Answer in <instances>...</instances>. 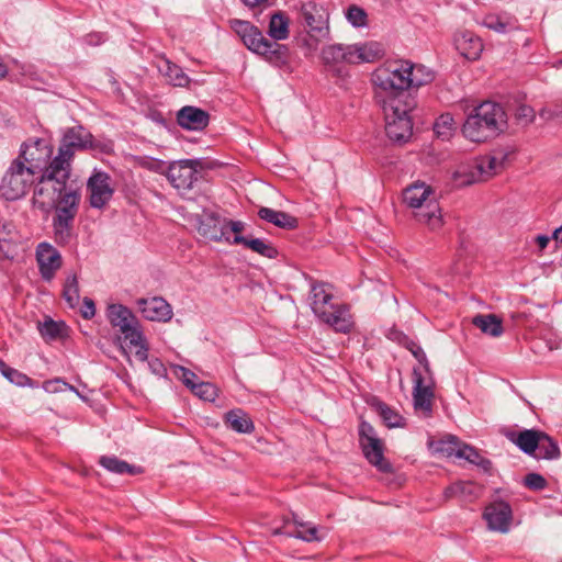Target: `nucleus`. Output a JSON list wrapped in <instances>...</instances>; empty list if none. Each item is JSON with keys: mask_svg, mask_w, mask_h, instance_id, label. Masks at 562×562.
Segmentation results:
<instances>
[{"mask_svg": "<svg viewBox=\"0 0 562 562\" xmlns=\"http://www.w3.org/2000/svg\"><path fill=\"white\" fill-rule=\"evenodd\" d=\"M90 142L91 145L87 146V150L99 151L102 154H110L113 151V143L111 140H100L91 134Z\"/></svg>", "mask_w": 562, "mask_h": 562, "instance_id": "864d4df0", "label": "nucleus"}, {"mask_svg": "<svg viewBox=\"0 0 562 562\" xmlns=\"http://www.w3.org/2000/svg\"><path fill=\"white\" fill-rule=\"evenodd\" d=\"M482 25L502 34L519 29L518 19L506 12L485 15Z\"/></svg>", "mask_w": 562, "mask_h": 562, "instance_id": "cd10ccee", "label": "nucleus"}, {"mask_svg": "<svg viewBox=\"0 0 562 562\" xmlns=\"http://www.w3.org/2000/svg\"><path fill=\"white\" fill-rule=\"evenodd\" d=\"M91 133L82 125L67 127L61 135L58 150L63 155L75 158L77 151H86L91 145Z\"/></svg>", "mask_w": 562, "mask_h": 562, "instance_id": "f3484780", "label": "nucleus"}, {"mask_svg": "<svg viewBox=\"0 0 562 562\" xmlns=\"http://www.w3.org/2000/svg\"><path fill=\"white\" fill-rule=\"evenodd\" d=\"M63 297L69 305L75 307L79 303V282L76 273L68 274L63 289Z\"/></svg>", "mask_w": 562, "mask_h": 562, "instance_id": "ea45409f", "label": "nucleus"}, {"mask_svg": "<svg viewBox=\"0 0 562 562\" xmlns=\"http://www.w3.org/2000/svg\"><path fill=\"white\" fill-rule=\"evenodd\" d=\"M549 240H550V238L546 235H538L536 237V243H537L538 247L540 248V250L544 249L548 246Z\"/></svg>", "mask_w": 562, "mask_h": 562, "instance_id": "774afa93", "label": "nucleus"}, {"mask_svg": "<svg viewBox=\"0 0 562 562\" xmlns=\"http://www.w3.org/2000/svg\"><path fill=\"white\" fill-rule=\"evenodd\" d=\"M381 56L380 47L374 43L361 45L334 44L322 49V59L325 65L335 66L340 63L361 64L372 63Z\"/></svg>", "mask_w": 562, "mask_h": 562, "instance_id": "0eeeda50", "label": "nucleus"}, {"mask_svg": "<svg viewBox=\"0 0 562 562\" xmlns=\"http://www.w3.org/2000/svg\"><path fill=\"white\" fill-rule=\"evenodd\" d=\"M310 305L315 316L339 333H349L353 326L346 305L335 303L330 286L324 282L312 283Z\"/></svg>", "mask_w": 562, "mask_h": 562, "instance_id": "7ed1b4c3", "label": "nucleus"}, {"mask_svg": "<svg viewBox=\"0 0 562 562\" xmlns=\"http://www.w3.org/2000/svg\"><path fill=\"white\" fill-rule=\"evenodd\" d=\"M456 49L467 59L476 60L483 52V42L473 32L464 30L456 33L454 38Z\"/></svg>", "mask_w": 562, "mask_h": 562, "instance_id": "5701e85b", "label": "nucleus"}, {"mask_svg": "<svg viewBox=\"0 0 562 562\" xmlns=\"http://www.w3.org/2000/svg\"><path fill=\"white\" fill-rule=\"evenodd\" d=\"M38 182L35 184L33 193V205L43 212H49L55 209L60 194L66 186L63 182L52 180L44 176H37Z\"/></svg>", "mask_w": 562, "mask_h": 562, "instance_id": "ddd939ff", "label": "nucleus"}, {"mask_svg": "<svg viewBox=\"0 0 562 562\" xmlns=\"http://www.w3.org/2000/svg\"><path fill=\"white\" fill-rule=\"evenodd\" d=\"M36 262L40 274L45 282H50L63 266L60 252L48 243H40L36 247Z\"/></svg>", "mask_w": 562, "mask_h": 562, "instance_id": "a211bd4d", "label": "nucleus"}, {"mask_svg": "<svg viewBox=\"0 0 562 562\" xmlns=\"http://www.w3.org/2000/svg\"><path fill=\"white\" fill-rule=\"evenodd\" d=\"M99 463L110 472L115 474H130L135 475L142 472L139 468L119 459L115 456H103L100 458Z\"/></svg>", "mask_w": 562, "mask_h": 562, "instance_id": "c9c22d12", "label": "nucleus"}, {"mask_svg": "<svg viewBox=\"0 0 562 562\" xmlns=\"http://www.w3.org/2000/svg\"><path fill=\"white\" fill-rule=\"evenodd\" d=\"M373 406L375 407V411L378 412L379 416L382 418L383 423L389 428L394 427H403L405 425L404 417L394 408L389 406L387 404L376 401Z\"/></svg>", "mask_w": 562, "mask_h": 562, "instance_id": "e433bc0d", "label": "nucleus"}, {"mask_svg": "<svg viewBox=\"0 0 562 562\" xmlns=\"http://www.w3.org/2000/svg\"><path fill=\"white\" fill-rule=\"evenodd\" d=\"M67 386H69V385L61 379H54V380L46 381L44 383V389L47 392H58V391L64 390V387H67Z\"/></svg>", "mask_w": 562, "mask_h": 562, "instance_id": "052dcab7", "label": "nucleus"}, {"mask_svg": "<svg viewBox=\"0 0 562 562\" xmlns=\"http://www.w3.org/2000/svg\"><path fill=\"white\" fill-rule=\"evenodd\" d=\"M405 204L413 209L417 223L430 231H438L443 225L441 209L432 188L425 182H415L403 192Z\"/></svg>", "mask_w": 562, "mask_h": 562, "instance_id": "20e7f679", "label": "nucleus"}, {"mask_svg": "<svg viewBox=\"0 0 562 562\" xmlns=\"http://www.w3.org/2000/svg\"><path fill=\"white\" fill-rule=\"evenodd\" d=\"M198 160L186 159L170 164L167 170V179L178 191H188L196 182L200 172Z\"/></svg>", "mask_w": 562, "mask_h": 562, "instance_id": "2eb2a0df", "label": "nucleus"}, {"mask_svg": "<svg viewBox=\"0 0 562 562\" xmlns=\"http://www.w3.org/2000/svg\"><path fill=\"white\" fill-rule=\"evenodd\" d=\"M525 486L532 491H542L547 486L546 479L538 473H528L524 479Z\"/></svg>", "mask_w": 562, "mask_h": 562, "instance_id": "3c124183", "label": "nucleus"}, {"mask_svg": "<svg viewBox=\"0 0 562 562\" xmlns=\"http://www.w3.org/2000/svg\"><path fill=\"white\" fill-rule=\"evenodd\" d=\"M137 306L142 315L154 322H168L172 317L170 304L160 296L137 300Z\"/></svg>", "mask_w": 562, "mask_h": 562, "instance_id": "412c9836", "label": "nucleus"}, {"mask_svg": "<svg viewBox=\"0 0 562 562\" xmlns=\"http://www.w3.org/2000/svg\"><path fill=\"white\" fill-rule=\"evenodd\" d=\"M87 190L90 193V205L94 209L105 206L114 193L111 177L104 171H94L90 176L87 181Z\"/></svg>", "mask_w": 562, "mask_h": 562, "instance_id": "dca6fc26", "label": "nucleus"}, {"mask_svg": "<svg viewBox=\"0 0 562 562\" xmlns=\"http://www.w3.org/2000/svg\"><path fill=\"white\" fill-rule=\"evenodd\" d=\"M53 155V146L45 139L35 138L23 143L18 158H20L27 168L38 175L48 164Z\"/></svg>", "mask_w": 562, "mask_h": 562, "instance_id": "f8f14e48", "label": "nucleus"}, {"mask_svg": "<svg viewBox=\"0 0 562 562\" xmlns=\"http://www.w3.org/2000/svg\"><path fill=\"white\" fill-rule=\"evenodd\" d=\"M56 215L53 218L55 223L74 224V220L78 213L76 210H68L66 207H55Z\"/></svg>", "mask_w": 562, "mask_h": 562, "instance_id": "603ef678", "label": "nucleus"}, {"mask_svg": "<svg viewBox=\"0 0 562 562\" xmlns=\"http://www.w3.org/2000/svg\"><path fill=\"white\" fill-rule=\"evenodd\" d=\"M539 446L535 452V458L538 459H557L560 456V449L558 443L546 432L541 431Z\"/></svg>", "mask_w": 562, "mask_h": 562, "instance_id": "4c0bfd02", "label": "nucleus"}, {"mask_svg": "<svg viewBox=\"0 0 562 562\" xmlns=\"http://www.w3.org/2000/svg\"><path fill=\"white\" fill-rule=\"evenodd\" d=\"M83 41L87 45L97 46L104 43L106 41V36L103 33L94 32L86 35Z\"/></svg>", "mask_w": 562, "mask_h": 562, "instance_id": "bf43d9fd", "label": "nucleus"}, {"mask_svg": "<svg viewBox=\"0 0 562 562\" xmlns=\"http://www.w3.org/2000/svg\"><path fill=\"white\" fill-rule=\"evenodd\" d=\"M408 61H398L385 67L378 68L372 75V81L375 86V99L380 104L392 101L393 99L406 102L408 99H415L408 92L409 80L407 79Z\"/></svg>", "mask_w": 562, "mask_h": 562, "instance_id": "39448f33", "label": "nucleus"}, {"mask_svg": "<svg viewBox=\"0 0 562 562\" xmlns=\"http://www.w3.org/2000/svg\"><path fill=\"white\" fill-rule=\"evenodd\" d=\"M506 127L507 114L503 105L483 101L468 113L462 125V134L471 142L483 143L494 138Z\"/></svg>", "mask_w": 562, "mask_h": 562, "instance_id": "f257e3e1", "label": "nucleus"}, {"mask_svg": "<svg viewBox=\"0 0 562 562\" xmlns=\"http://www.w3.org/2000/svg\"><path fill=\"white\" fill-rule=\"evenodd\" d=\"M135 347L137 348V350L135 352L136 357L140 361H146L147 358H148V347L144 342V338L142 339V342L139 345L135 346Z\"/></svg>", "mask_w": 562, "mask_h": 562, "instance_id": "69168bd1", "label": "nucleus"}, {"mask_svg": "<svg viewBox=\"0 0 562 562\" xmlns=\"http://www.w3.org/2000/svg\"><path fill=\"white\" fill-rule=\"evenodd\" d=\"M63 325L54 322L53 319H47L43 324H40V333L43 337L55 339L60 336Z\"/></svg>", "mask_w": 562, "mask_h": 562, "instance_id": "de8ad7c7", "label": "nucleus"}, {"mask_svg": "<svg viewBox=\"0 0 562 562\" xmlns=\"http://www.w3.org/2000/svg\"><path fill=\"white\" fill-rule=\"evenodd\" d=\"M258 216L280 228L293 229L297 227V220L283 211H277L270 207H260Z\"/></svg>", "mask_w": 562, "mask_h": 562, "instance_id": "c85d7f7f", "label": "nucleus"}, {"mask_svg": "<svg viewBox=\"0 0 562 562\" xmlns=\"http://www.w3.org/2000/svg\"><path fill=\"white\" fill-rule=\"evenodd\" d=\"M226 223H227V235L228 236H229L231 232L234 233L236 236V235H239V233L244 231L245 224L241 221H232V220L226 218Z\"/></svg>", "mask_w": 562, "mask_h": 562, "instance_id": "0e129e2a", "label": "nucleus"}, {"mask_svg": "<svg viewBox=\"0 0 562 562\" xmlns=\"http://www.w3.org/2000/svg\"><path fill=\"white\" fill-rule=\"evenodd\" d=\"M414 389L413 401L414 408L420 412L425 417H429L432 412L434 391L431 385L425 384L422 374L414 369Z\"/></svg>", "mask_w": 562, "mask_h": 562, "instance_id": "4be33fe9", "label": "nucleus"}, {"mask_svg": "<svg viewBox=\"0 0 562 562\" xmlns=\"http://www.w3.org/2000/svg\"><path fill=\"white\" fill-rule=\"evenodd\" d=\"M507 153L494 150L491 154L479 157L471 166L470 178L464 183L470 184L476 181H484L497 175L504 168Z\"/></svg>", "mask_w": 562, "mask_h": 562, "instance_id": "4468645a", "label": "nucleus"}, {"mask_svg": "<svg viewBox=\"0 0 562 562\" xmlns=\"http://www.w3.org/2000/svg\"><path fill=\"white\" fill-rule=\"evenodd\" d=\"M294 524L297 527L303 528V530L286 532L288 537L297 538V539H301L306 542L321 540V538L318 537V529L315 526H313L311 524H305V522L299 521L297 519H294Z\"/></svg>", "mask_w": 562, "mask_h": 562, "instance_id": "37998d69", "label": "nucleus"}, {"mask_svg": "<svg viewBox=\"0 0 562 562\" xmlns=\"http://www.w3.org/2000/svg\"><path fill=\"white\" fill-rule=\"evenodd\" d=\"M516 115L518 119L524 120L525 122H531L535 117L533 110L528 105H520L517 109Z\"/></svg>", "mask_w": 562, "mask_h": 562, "instance_id": "680f3d73", "label": "nucleus"}, {"mask_svg": "<svg viewBox=\"0 0 562 562\" xmlns=\"http://www.w3.org/2000/svg\"><path fill=\"white\" fill-rule=\"evenodd\" d=\"M151 372L158 376H164L167 372L164 363L159 359H151L148 361Z\"/></svg>", "mask_w": 562, "mask_h": 562, "instance_id": "e2e57ef3", "label": "nucleus"}, {"mask_svg": "<svg viewBox=\"0 0 562 562\" xmlns=\"http://www.w3.org/2000/svg\"><path fill=\"white\" fill-rule=\"evenodd\" d=\"M232 29L241 38L245 46L261 56L273 67L283 68L290 64V49L279 41L267 38L262 32L248 21L233 20Z\"/></svg>", "mask_w": 562, "mask_h": 562, "instance_id": "f03ea898", "label": "nucleus"}, {"mask_svg": "<svg viewBox=\"0 0 562 562\" xmlns=\"http://www.w3.org/2000/svg\"><path fill=\"white\" fill-rule=\"evenodd\" d=\"M407 79L409 80V88L424 86L434 79V74L423 65H414L408 61Z\"/></svg>", "mask_w": 562, "mask_h": 562, "instance_id": "58836bf2", "label": "nucleus"}, {"mask_svg": "<svg viewBox=\"0 0 562 562\" xmlns=\"http://www.w3.org/2000/svg\"><path fill=\"white\" fill-rule=\"evenodd\" d=\"M179 372H180L179 376L182 380L183 384L187 387H189L190 390H192V385L196 384V382H195V380H198L196 374L184 367H179Z\"/></svg>", "mask_w": 562, "mask_h": 562, "instance_id": "4d7b16f0", "label": "nucleus"}, {"mask_svg": "<svg viewBox=\"0 0 562 562\" xmlns=\"http://www.w3.org/2000/svg\"><path fill=\"white\" fill-rule=\"evenodd\" d=\"M475 465L479 467L484 473H491L493 469L492 461L485 457H482Z\"/></svg>", "mask_w": 562, "mask_h": 562, "instance_id": "338daca9", "label": "nucleus"}, {"mask_svg": "<svg viewBox=\"0 0 562 562\" xmlns=\"http://www.w3.org/2000/svg\"><path fill=\"white\" fill-rule=\"evenodd\" d=\"M81 316L85 319H91L95 315V305L93 300L85 297L82 301Z\"/></svg>", "mask_w": 562, "mask_h": 562, "instance_id": "13d9d810", "label": "nucleus"}, {"mask_svg": "<svg viewBox=\"0 0 562 562\" xmlns=\"http://www.w3.org/2000/svg\"><path fill=\"white\" fill-rule=\"evenodd\" d=\"M55 239L58 244H67L71 237L72 224H63L53 222Z\"/></svg>", "mask_w": 562, "mask_h": 562, "instance_id": "8fccbe9b", "label": "nucleus"}, {"mask_svg": "<svg viewBox=\"0 0 562 562\" xmlns=\"http://www.w3.org/2000/svg\"><path fill=\"white\" fill-rule=\"evenodd\" d=\"M80 202V194L76 190H67L60 194L56 207H66L68 210L78 211Z\"/></svg>", "mask_w": 562, "mask_h": 562, "instance_id": "a18cd8bd", "label": "nucleus"}, {"mask_svg": "<svg viewBox=\"0 0 562 562\" xmlns=\"http://www.w3.org/2000/svg\"><path fill=\"white\" fill-rule=\"evenodd\" d=\"M483 492V487L471 481H460L449 485L445 490L446 498L459 497L464 502L477 499Z\"/></svg>", "mask_w": 562, "mask_h": 562, "instance_id": "bb28decb", "label": "nucleus"}, {"mask_svg": "<svg viewBox=\"0 0 562 562\" xmlns=\"http://www.w3.org/2000/svg\"><path fill=\"white\" fill-rule=\"evenodd\" d=\"M541 430L525 429L518 434H512L509 439L525 453L533 456L539 446Z\"/></svg>", "mask_w": 562, "mask_h": 562, "instance_id": "7c9ffc66", "label": "nucleus"}, {"mask_svg": "<svg viewBox=\"0 0 562 562\" xmlns=\"http://www.w3.org/2000/svg\"><path fill=\"white\" fill-rule=\"evenodd\" d=\"M407 349L413 353V356L418 360V362L424 364L425 369L428 370V361L423 348L418 344L409 341L407 344Z\"/></svg>", "mask_w": 562, "mask_h": 562, "instance_id": "6e6d98bb", "label": "nucleus"}, {"mask_svg": "<svg viewBox=\"0 0 562 562\" xmlns=\"http://www.w3.org/2000/svg\"><path fill=\"white\" fill-rule=\"evenodd\" d=\"M36 179L37 175L27 168L20 158H15L2 177L0 195L7 201L21 199L29 192Z\"/></svg>", "mask_w": 562, "mask_h": 562, "instance_id": "6e6552de", "label": "nucleus"}, {"mask_svg": "<svg viewBox=\"0 0 562 562\" xmlns=\"http://www.w3.org/2000/svg\"><path fill=\"white\" fill-rule=\"evenodd\" d=\"M346 19L355 27H363L368 24L367 12L356 4L348 7L346 11Z\"/></svg>", "mask_w": 562, "mask_h": 562, "instance_id": "c03bdc74", "label": "nucleus"}, {"mask_svg": "<svg viewBox=\"0 0 562 562\" xmlns=\"http://www.w3.org/2000/svg\"><path fill=\"white\" fill-rule=\"evenodd\" d=\"M225 424L236 432L250 434L255 426L249 415L240 408H235L225 414Z\"/></svg>", "mask_w": 562, "mask_h": 562, "instance_id": "2f4dec72", "label": "nucleus"}, {"mask_svg": "<svg viewBox=\"0 0 562 562\" xmlns=\"http://www.w3.org/2000/svg\"><path fill=\"white\" fill-rule=\"evenodd\" d=\"M198 231L209 240L233 244V239L227 235L226 218L216 213H204L200 220Z\"/></svg>", "mask_w": 562, "mask_h": 562, "instance_id": "aec40b11", "label": "nucleus"}, {"mask_svg": "<svg viewBox=\"0 0 562 562\" xmlns=\"http://www.w3.org/2000/svg\"><path fill=\"white\" fill-rule=\"evenodd\" d=\"M0 370L2 374L12 383H15L18 385H24L25 381L29 380V378L19 372L18 370L8 367L3 361H0Z\"/></svg>", "mask_w": 562, "mask_h": 562, "instance_id": "09e8293b", "label": "nucleus"}, {"mask_svg": "<svg viewBox=\"0 0 562 562\" xmlns=\"http://www.w3.org/2000/svg\"><path fill=\"white\" fill-rule=\"evenodd\" d=\"M158 69L172 86L187 87L190 83V78L183 72L182 68L169 59L164 58Z\"/></svg>", "mask_w": 562, "mask_h": 562, "instance_id": "473e14b6", "label": "nucleus"}, {"mask_svg": "<svg viewBox=\"0 0 562 562\" xmlns=\"http://www.w3.org/2000/svg\"><path fill=\"white\" fill-rule=\"evenodd\" d=\"M289 18L282 11H277L271 14L268 35L274 41H283L289 37Z\"/></svg>", "mask_w": 562, "mask_h": 562, "instance_id": "72a5a7b5", "label": "nucleus"}, {"mask_svg": "<svg viewBox=\"0 0 562 562\" xmlns=\"http://www.w3.org/2000/svg\"><path fill=\"white\" fill-rule=\"evenodd\" d=\"M436 135L442 139H449L456 131V122L450 113L441 114L434 123Z\"/></svg>", "mask_w": 562, "mask_h": 562, "instance_id": "a19ab883", "label": "nucleus"}, {"mask_svg": "<svg viewBox=\"0 0 562 562\" xmlns=\"http://www.w3.org/2000/svg\"><path fill=\"white\" fill-rule=\"evenodd\" d=\"M20 239V234L12 222L0 224V251L4 258H14L18 254Z\"/></svg>", "mask_w": 562, "mask_h": 562, "instance_id": "a878e982", "label": "nucleus"}, {"mask_svg": "<svg viewBox=\"0 0 562 562\" xmlns=\"http://www.w3.org/2000/svg\"><path fill=\"white\" fill-rule=\"evenodd\" d=\"M464 443L454 436H447L437 442V450L446 457H456L460 459V451H462Z\"/></svg>", "mask_w": 562, "mask_h": 562, "instance_id": "79ce46f5", "label": "nucleus"}, {"mask_svg": "<svg viewBox=\"0 0 562 562\" xmlns=\"http://www.w3.org/2000/svg\"><path fill=\"white\" fill-rule=\"evenodd\" d=\"M416 100L406 102L393 99L381 104L385 119V133L393 142H406L413 134L411 112L416 108Z\"/></svg>", "mask_w": 562, "mask_h": 562, "instance_id": "423d86ee", "label": "nucleus"}, {"mask_svg": "<svg viewBox=\"0 0 562 562\" xmlns=\"http://www.w3.org/2000/svg\"><path fill=\"white\" fill-rule=\"evenodd\" d=\"M210 122V114L196 106L186 105L177 113V123L188 131H202Z\"/></svg>", "mask_w": 562, "mask_h": 562, "instance_id": "b1692460", "label": "nucleus"}, {"mask_svg": "<svg viewBox=\"0 0 562 562\" xmlns=\"http://www.w3.org/2000/svg\"><path fill=\"white\" fill-rule=\"evenodd\" d=\"M359 443L366 459L382 471L389 468L383 457V442L371 424L362 420L359 425Z\"/></svg>", "mask_w": 562, "mask_h": 562, "instance_id": "9b49d317", "label": "nucleus"}, {"mask_svg": "<svg viewBox=\"0 0 562 562\" xmlns=\"http://www.w3.org/2000/svg\"><path fill=\"white\" fill-rule=\"evenodd\" d=\"M300 15L308 35L317 42L329 36L328 13L313 1L304 2L300 7Z\"/></svg>", "mask_w": 562, "mask_h": 562, "instance_id": "9d476101", "label": "nucleus"}, {"mask_svg": "<svg viewBox=\"0 0 562 562\" xmlns=\"http://www.w3.org/2000/svg\"><path fill=\"white\" fill-rule=\"evenodd\" d=\"M232 243L236 245H244L246 248L251 249L254 252H257L269 259L277 258L279 254L277 248L271 243H267L261 238H247L241 235H236L234 236Z\"/></svg>", "mask_w": 562, "mask_h": 562, "instance_id": "c756f323", "label": "nucleus"}, {"mask_svg": "<svg viewBox=\"0 0 562 562\" xmlns=\"http://www.w3.org/2000/svg\"><path fill=\"white\" fill-rule=\"evenodd\" d=\"M483 517L491 530L507 532L513 519V510L508 503L496 501L485 507Z\"/></svg>", "mask_w": 562, "mask_h": 562, "instance_id": "6ab92c4d", "label": "nucleus"}, {"mask_svg": "<svg viewBox=\"0 0 562 562\" xmlns=\"http://www.w3.org/2000/svg\"><path fill=\"white\" fill-rule=\"evenodd\" d=\"M191 391L204 401H214L216 397V387L209 382H196L195 385H192Z\"/></svg>", "mask_w": 562, "mask_h": 562, "instance_id": "49530a36", "label": "nucleus"}, {"mask_svg": "<svg viewBox=\"0 0 562 562\" xmlns=\"http://www.w3.org/2000/svg\"><path fill=\"white\" fill-rule=\"evenodd\" d=\"M106 318L114 328H119L128 346H137L142 342L143 333L139 323L128 307L120 303L109 304Z\"/></svg>", "mask_w": 562, "mask_h": 562, "instance_id": "1a4fd4ad", "label": "nucleus"}, {"mask_svg": "<svg viewBox=\"0 0 562 562\" xmlns=\"http://www.w3.org/2000/svg\"><path fill=\"white\" fill-rule=\"evenodd\" d=\"M460 459H464L467 460L468 462L472 463V464H476L479 462V460L483 457L479 450H476L475 448L464 443V447L462 448V451H460Z\"/></svg>", "mask_w": 562, "mask_h": 562, "instance_id": "5fc2aeb1", "label": "nucleus"}, {"mask_svg": "<svg viewBox=\"0 0 562 562\" xmlns=\"http://www.w3.org/2000/svg\"><path fill=\"white\" fill-rule=\"evenodd\" d=\"M472 324L492 337H499L503 334L502 319L494 314L476 315L473 317Z\"/></svg>", "mask_w": 562, "mask_h": 562, "instance_id": "f704fd0d", "label": "nucleus"}, {"mask_svg": "<svg viewBox=\"0 0 562 562\" xmlns=\"http://www.w3.org/2000/svg\"><path fill=\"white\" fill-rule=\"evenodd\" d=\"M72 160L58 150V154L43 168L42 176L63 182L66 186L70 177Z\"/></svg>", "mask_w": 562, "mask_h": 562, "instance_id": "393cba45", "label": "nucleus"}]
</instances>
